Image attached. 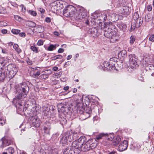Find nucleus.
<instances>
[{
    "label": "nucleus",
    "mask_w": 154,
    "mask_h": 154,
    "mask_svg": "<svg viewBox=\"0 0 154 154\" xmlns=\"http://www.w3.org/2000/svg\"><path fill=\"white\" fill-rule=\"evenodd\" d=\"M87 16V11L83 8H80L79 11L75 13L73 18L77 21H80L84 18Z\"/></svg>",
    "instance_id": "6"
},
{
    "label": "nucleus",
    "mask_w": 154,
    "mask_h": 154,
    "mask_svg": "<svg viewBox=\"0 0 154 154\" xmlns=\"http://www.w3.org/2000/svg\"><path fill=\"white\" fill-rule=\"evenodd\" d=\"M144 76V75L143 74L142 75V74H141L140 77L139 78V80L142 82H144L145 80Z\"/></svg>",
    "instance_id": "48"
},
{
    "label": "nucleus",
    "mask_w": 154,
    "mask_h": 154,
    "mask_svg": "<svg viewBox=\"0 0 154 154\" xmlns=\"http://www.w3.org/2000/svg\"><path fill=\"white\" fill-rule=\"evenodd\" d=\"M150 66L152 69V72L151 74V76L154 77V66H151L150 65L148 66V67Z\"/></svg>",
    "instance_id": "47"
},
{
    "label": "nucleus",
    "mask_w": 154,
    "mask_h": 154,
    "mask_svg": "<svg viewBox=\"0 0 154 154\" xmlns=\"http://www.w3.org/2000/svg\"><path fill=\"white\" fill-rule=\"evenodd\" d=\"M13 48L18 53H19L21 52V50L19 48V46L17 44H15L14 45Z\"/></svg>",
    "instance_id": "28"
},
{
    "label": "nucleus",
    "mask_w": 154,
    "mask_h": 154,
    "mask_svg": "<svg viewBox=\"0 0 154 154\" xmlns=\"http://www.w3.org/2000/svg\"><path fill=\"white\" fill-rule=\"evenodd\" d=\"M103 66L104 67L106 68L107 69H108L109 70H111L110 69V66L109 64V63L107 61H105L103 63Z\"/></svg>",
    "instance_id": "30"
},
{
    "label": "nucleus",
    "mask_w": 154,
    "mask_h": 154,
    "mask_svg": "<svg viewBox=\"0 0 154 154\" xmlns=\"http://www.w3.org/2000/svg\"><path fill=\"white\" fill-rule=\"evenodd\" d=\"M51 20L50 18L47 17L45 18V21L47 23H49L51 22Z\"/></svg>",
    "instance_id": "61"
},
{
    "label": "nucleus",
    "mask_w": 154,
    "mask_h": 154,
    "mask_svg": "<svg viewBox=\"0 0 154 154\" xmlns=\"http://www.w3.org/2000/svg\"><path fill=\"white\" fill-rule=\"evenodd\" d=\"M57 7L55 5V6H52V8H51L52 9H54V10H55L54 11H55V10L57 11Z\"/></svg>",
    "instance_id": "64"
},
{
    "label": "nucleus",
    "mask_w": 154,
    "mask_h": 154,
    "mask_svg": "<svg viewBox=\"0 0 154 154\" xmlns=\"http://www.w3.org/2000/svg\"><path fill=\"white\" fill-rule=\"evenodd\" d=\"M67 10L69 14H70V17H73L76 10L75 7L71 5L67 6Z\"/></svg>",
    "instance_id": "11"
},
{
    "label": "nucleus",
    "mask_w": 154,
    "mask_h": 154,
    "mask_svg": "<svg viewBox=\"0 0 154 154\" xmlns=\"http://www.w3.org/2000/svg\"><path fill=\"white\" fill-rule=\"evenodd\" d=\"M143 23V19H142L141 18H140L139 20L138 19L134 23H135V26L136 28L139 27Z\"/></svg>",
    "instance_id": "18"
},
{
    "label": "nucleus",
    "mask_w": 154,
    "mask_h": 154,
    "mask_svg": "<svg viewBox=\"0 0 154 154\" xmlns=\"http://www.w3.org/2000/svg\"><path fill=\"white\" fill-rule=\"evenodd\" d=\"M95 141V139H91L82 143L76 141L79 144V147L77 148V149H79L80 152L81 151H87L93 149L96 146L95 144L94 143Z\"/></svg>",
    "instance_id": "4"
},
{
    "label": "nucleus",
    "mask_w": 154,
    "mask_h": 154,
    "mask_svg": "<svg viewBox=\"0 0 154 154\" xmlns=\"http://www.w3.org/2000/svg\"><path fill=\"white\" fill-rule=\"evenodd\" d=\"M5 119H3V120L1 118V125H3L5 123Z\"/></svg>",
    "instance_id": "54"
},
{
    "label": "nucleus",
    "mask_w": 154,
    "mask_h": 154,
    "mask_svg": "<svg viewBox=\"0 0 154 154\" xmlns=\"http://www.w3.org/2000/svg\"><path fill=\"white\" fill-rule=\"evenodd\" d=\"M129 62V66L132 69H136L139 66L137 63V58L134 54H131L128 56Z\"/></svg>",
    "instance_id": "7"
},
{
    "label": "nucleus",
    "mask_w": 154,
    "mask_h": 154,
    "mask_svg": "<svg viewBox=\"0 0 154 154\" xmlns=\"http://www.w3.org/2000/svg\"><path fill=\"white\" fill-rule=\"evenodd\" d=\"M29 13L32 15L35 16L37 15L36 12L34 11H31L29 10Z\"/></svg>",
    "instance_id": "43"
},
{
    "label": "nucleus",
    "mask_w": 154,
    "mask_h": 154,
    "mask_svg": "<svg viewBox=\"0 0 154 154\" xmlns=\"http://www.w3.org/2000/svg\"><path fill=\"white\" fill-rule=\"evenodd\" d=\"M135 147L134 146L132 145H131L130 146V149L132 150H134L135 149Z\"/></svg>",
    "instance_id": "62"
},
{
    "label": "nucleus",
    "mask_w": 154,
    "mask_h": 154,
    "mask_svg": "<svg viewBox=\"0 0 154 154\" xmlns=\"http://www.w3.org/2000/svg\"><path fill=\"white\" fill-rule=\"evenodd\" d=\"M37 44L38 46L42 45H43V42L42 40H40L38 41Z\"/></svg>",
    "instance_id": "50"
},
{
    "label": "nucleus",
    "mask_w": 154,
    "mask_h": 154,
    "mask_svg": "<svg viewBox=\"0 0 154 154\" xmlns=\"http://www.w3.org/2000/svg\"><path fill=\"white\" fill-rule=\"evenodd\" d=\"M6 13L7 11L6 9L2 7V9H1V14H5Z\"/></svg>",
    "instance_id": "45"
},
{
    "label": "nucleus",
    "mask_w": 154,
    "mask_h": 154,
    "mask_svg": "<svg viewBox=\"0 0 154 154\" xmlns=\"http://www.w3.org/2000/svg\"><path fill=\"white\" fill-rule=\"evenodd\" d=\"M105 134L100 133L96 136V139L97 140H99L103 137H105Z\"/></svg>",
    "instance_id": "32"
},
{
    "label": "nucleus",
    "mask_w": 154,
    "mask_h": 154,
    "mask_svg": "<svg viewBox=\"0 0 154 154\" xmlns=\"http://www.w3.org/2000/svg\"><path fill=\"white\" fill-rule=\"evenodd\" d=\"M12 142L10 140L7 139H4L2 140V146L3 147H4L6 146H8L10 145Z\"/></svg>",
    "instance_id": "19"
},
{
    "label": "nucleus",
    "mask_w": 154,
    "mask_h": 154,
    "mask_svg": "<svg viewBox=\"0 0 154 154\" xmlns=\"http://www.w3.org/2000/svg\"><path fill=\"white\" fill-rule=\"evenodd\" d=\"M2 53L3 54H7L8 53V51L6 49H2Z\"/></svg>",
    "instance_id": "52"
},
{
    "label": "nucleus",
    "mask_w": 154,
    "mask_h": 154,
    "mask_svg": "<svg viewBox=\"0 0 154 154\" xmlns=\"http://www.w3.org/2000/svg\"><path fill=\"white\" fill-rule=\"evenodd\" d=\"M128 145V142L125 140L123 141L119 144V150L120 151H123L126 150Z\"/></svg>",
    "instance_id": "10"
},
{
    "label": "nucleus",
    "mask_w": 154,
    "mask_h": 154,
    "mask_svg": "<svg viewBox=\"0 0 154 154\" xmlns=\"http://www.w3.org/2000/svg\"><path fill=\"white\" fill-rule=\"evenodd\" d=\"M135 37L134 36L132 35L131 36L130 39V43L131 45H132L134 44V41L135 40Z\"/></svg>",
    "instance_id": "35"
},
{
    "label": "nucleus",
    "mask_w": 154,
    "mask_h": 154,
    "mask_svg": "<svg viewBox=\"0 0 154 154\" xmlns=\"http://www.w3.org/2000/svg\"><path fill=\"white\" fill-rule=\"evenodd\" d=\"M41 77L44 79H46L48 78V75L47 74H43L41 75Z\"/></svg>",
    "instance_id": "53"
},
{
    "label": "nucleus",
    "mask_w": 154,
    "mask_h": 154,
    "mask_svg": "<svg viewBox=\"0 0 154 154\" xmlns=\"http://www.w3.org/2000/svg\"><path fill=\"white\" fill-rule=\"evenodd\" d=\"M30 49L32 51L36 53H37L38 51V48L35 46H31Z\"/></svg>",
    "instance_id": "37"
},
{
    "label": "nucleus",
    "mask_w": 154,
    "mask_h": 154,
    "mask_svg": "<svg viewBox=\"0 0 154 154\" xmlns=\"http://www.w3.org/2000/svg\"><path fill=\"white\" fill-rule=\"evenodd\" d=\"M6 151L8 154H13L14 152V148L11 147H9Z\"/></svg>",
    "instance_id": "25"
},
{
    "label": "nucleus",
    "mask_w": 154,
    "mask_h": 154,
    "mask_svg": "<svg viewBox=\"0 0 154 154\" xmlns=\"http://www.w3.org/2000/svg\"><path fill=\"white\" fill-rule=\"evenodd\" d=\"M118 59L115 57L110 58L108 62L109 63L111 70L116 69L115 65L117 63Z\"/></svg>",
    "instance_id": "9"
},
{
    "label": "nucleus",
    "mask_w": 154,
    "mask_h": 154,
    "mask_svg": "<svg viewBox=\"0 0 154 154\" xmlns=\"http://www.w3.org/2000/svg\"><path fill=\"white\" fill-rule=\"evenodd\" d=\"M104 35L106 37L110 39V41L112 43L117 41L119 38L117 30L116 29H112L109 27L107 29L105 28Z\"/></svg>",
    "instance_id": "2"
},
{
    "label": "nucleus",
    "mask_w": 154,
    "mask_h": 154,
    "mask_svg": "<svg viewBox=\"0 0 154 154\" xmlns=\"http://www.w3.org/2000/svg\"><path fill=\"white\" fill-rule=\"evenodd\" d=\"M122 12L123 14L126 15L129 14V8L128 7H123L122 8Z\"/></svg>",
    "instance_id": "21"
},
{
    "label": "nucleus",
    "mask_w": 154,
    "mask_h": 154,
    "mask_svg": "<svg viewBox=\"0 0 154 154\" xmlns=\"http://www.w3.org/2000/svg\"><path fill=\"white\" fill-rule=\"evenodd\" d=\"M50 129L51 128L50 127H44V130L45 132L47 134H49Z\"/></svg>",
    "instance_id": "40"
},
{
    "label": "nucleus",
    "mask_w": 154,
    "mask_h": 154,
    "mask_svg": "<svg viewBox=\"0 0 154 154\" xmlns=\"http://www.w3.org/2000/svg\"><path fill=\"white\" fill-rule=\"evenodd\" d=\"M152 17L150 14H148L145 15V20L146 22H148L152 20Z\"/></svg>",
    "instance_id": "26"
},
{
    "label": "nucleus",
    "mask_w": 154,
    "mask_h": 154,
    "mask_svg": "<svg viewBox=\"0 0 154 154\" xmlns=\"http://www.w3.org/2000/svg\"><path fill=\"white\" fill-rule=\"evenodd\" d=\"M38 10L41 14H43L45 12V10L42 8H38Z\"/></svg>",
    "instance_id": "56"
},
{
    "label": "nucleus",
    "mask_w": 154,
    "mask_h": 154,
    "mask_svg": "<svg viewBox=\"0 0 154 154\" xmlns=\"http://www.w3.org/2000/svg\"><path fill=\"white\" fill-rule=\"evenodd\" d=\"M70 132L67 131L63 135L60 139V142L63 144H66L68 141L71 142L70 140Z\"/></svg>",
    "instance_id": "8"
},
{
    "label": "nucleus",
    "mask_w": 154,
    "mask_h": 154,
    "mask_svg": "<svg viewBox=\"0 0 154 154\" xmlns=\"http://www.w3.org/2000/svg\"><path fill=\"white\" fill-rule=\"evenodd\" d=\"M34 30H36L35 32L37 33H40L44 31V27L42 26L38 25L35 27Z\"/></svg>",
    "instance_id": "16"
},
{
    "label": "nucleus",
    "mask_w": 154,
    "mask_h": 154,
    "mask_svg": "<svg viewBox=\"0 0 154 154\" xmlns=\"http://www.w3.org/2000/svg\"><path fill=\"white\" fill-rule=\"evenodd\" d=\"M7 32V30L6 29H3L1 30L2 33L3 34H6Z\"/></svg>",
    "instance_id": "58"
},
{
    "label": "nucleus",
    "mask_w": 154,
    "mask_h": 154,
    "mask_svg": "<svg viewBox=\"0 0 154 154\" xmlns=\"http://www.w3.org/2000/svg\"><path fill=\"white\" fill-rule=\"evenodd\" d=\"M102 16L103 17V20L106 21L107 19V16L106 14H102Z\"/></svg>",
    "instance_id": "57"
},
{
    "label": "nucleus",
    "mask_w": 154,
    "mask_h": 154,
    "mask_svg": "<svg viewBox=\"0 0 154 154\" xmlns=\"http://www.w3.org/2000/svg\"><path fill=\"white\" fill-rule=\"evenodd\" d=\"M27 25L31 27H35L36 26V24L32 21H28L27 22Z\"/></svg>",
    "instance_id": "27"
},
{
    "label": "nucleus",
    "mask_w": 154,
    "mask_h": 154,
    "mask_svg": "<svg viewBox=\"0 0 154 154\" xmlns=\"http://www.w3.org/2000/svg\"><path fill=\"white\" fill-rule=\"evenodd\" d=\"M121 140V138L120 136H118L116 137V139H114L112 142V145L116 146Z\"/></svg>",
    "instance_id": "20"
},
{
    "label": "nucleus",
    "mask_w": 154,
    "mask_h": 154,
    "mask_svg": "<svg viewBox=\"0 0 154 154\" xmlns=\"http://www.w3.org/2000/svg\"><path fill=\"white\" fill-rule=\"evenodd\" d=\"M14 18L15 20L18 21H20L21 20V17L17 15H14Z\"/></svg>",
    "instance_id": "46"
},
{
    "label": "nucleus",
    "mask_w": 154,
    "mask_h": 154,
    "mask_svg": "<svg viewBox=\"0 0 154 154\" xmlns=\"http://www.w3.org/2000/svg\"><path fill=\"white\" fill-rule=\"evenodd\" d=\"M119 28L122 29L123 32H125L126 30L127 26L126 24L123 23H121L119 25Z\"/></svg>",
    "instance_id": "22"
},
{
    "label": "nucleus",
    "mask_w": 154,
    "mask_h": 154,
    "mask_svg": "<svg viewBox=\"0 0 154 154\" xmlns=\"http://www.w3.org/2000/svg\"><path fill=\"white\" fill-rule=\"evenodd\" d=\"M63 15L64 16L67 17H70V14H69L68 11L67 10V7L65 8L63 11Z\"/></svg>",
    "instance_id": "31"
},
{
    "label": "nucleus",
    "mask_w": 154,
    "mask_h": 154,
    "mask_svg": "<svg viewBox=\"0 0 154 154\" xmlns=\"http://www.w3.org/2000/svg\"><path fill=\"white\" fill-rule=\"evenodd\" d=\"M7 23L3 21H1V27H4L7 26Z\"/></svg>",
    "instance_id": "51"
},
{
    "label": "nucleus",
    "mask_w": 154,
    "mask_h": 154,
    "mask_svg": "<svg viewBox=\"0 0 154 154\" xmlns=\"http://www.w3.org/2000/svg\"><path fill=\"white\" fill-rule=\"evenodd\" d=\"M38 67L33 68L32 70V72H33V74L32 75V76L35 78H36L40 74V68H38L39 69H38Z\"/></svg>",
    "instance_id": "13"
},
{
    "label": "nucleus",
    "mask_w": 154,
    "mask_h": 154,
    "mask_svg": "<svg viewBox=\"0 0 154 154\" xmlns=\"http://www.w3.org/2000/svg\"><path fill=\"white\" fill-rule=\"evenodd\" d=\"M89 32L93 37L97 36L99 34L97 28L96 27H93L89 29Z\"/></svg>",
    "instance_id": "14"
},
{
    "label": "nucleus",
    "mask_w": 154,
    "mask_h": 154,
    "mask_svg": "<svg viewBox=\"0 0 154 154\" xmlns=\"http://www.w3.org/2000/svg\"><path fill=\"white\" fill-rule=\"evenodd\" d=\"M79 136V134L76 132H71L70 133V140L72 141L73 140H75Z\"/></svg>",
    "instance_id": "15"
},
{
    "label": "nucleus",
    "mask_w": 154,
    "mask_h": 154,
    "mask_svg": "<svg viewBox=\"0 0 154 154\" xmlns=\"http://www.w3.org/2000/svg\"><path fill=\"white\" fill-rule=\"evenodd\" d=\"M25 33L24 32L20 33L19 34V35L22 37H24L25 36Z\"/></svg>",
    "instance_id": "60"
},
{
    "label": "nucleus",
    "mask_w": 154,
    "mask_h": 154,
    "mask_svg": "<svg viewBox=\"0 0 154 154\" xmlns=\"http://www.w3.org/2000/svg\"><path fill=\"white\" fill-rule=\"evenodd\" d=\"M85 112L86 113L88 114V115L91 113V108L89 107H87L86 109H85Z\"/></svg>",
    "instance_id": "38"
},
{
    "label": "nucleus",
    "mask_w": 154,
    "mask_h": 154,
    "mask_svg": "<svg viewBox=\"0 0 154 154\" xmlns=\"http://www.w3.org/2000/svg\"><path fill=\"white\" fill-rule=\"evenodd\" d=\"M86 140V138L85 136H81L78 139V140H75L74 141L79 142V143H82L83 142H85Z\"/></svg>",
    "instance_id": "23"
},
{
    "label": "nucleus",
    "mask_w": 154,
    "mask_h": 154,
    "mask_svg": "<svg viewBox=\"0 0 154 154\" xmlns=\"http://www.w3.org/2000/svg\"><path fill=\"white\" fill-rule=\"evenodd\" d=\"M44 109H45L44 111H45V113H46L47 112V113L49 111V109L48 107H45L44 108Z\"/></svg>",
    "instance_id": "63"
},
{
    "label": "nucleus",
    "mask_w": 154,
    "mask_h": 154,
    "mask_svg": "<svg viewBox=\"0 0 154 154\" xmlns=\"http://www.w3.org/2000/svg\"><path fill=\"white\" fill-rule=\"evenodd\" d=\"M5 63L4 62L1 63V77H2V80H1V82L3 81L5 79L6 75L7 74V71L8 70V68H10L9 71L10 74L12 73L13 72H14V75L16 73L17 69L14 65L13 66L12 64H9L7 68V66Z\"/></svg>",
    "instance_id": "3"
},
{
    "label": "nucleus",
    "mask_w": 154,
    "mask_h": 154,
    "mask_svg": "<svg viewBox=\"0 0 154 154\" xmlns=\"http://www.w3.org/2000/svg\"><path fill=\"white\" fill-rule=\"evenodd\" d=\"M135 28H136L135 26V23L133 24V23H132L131 25V27L129 31L130 32H131L132 31L134 30Z\"/></svg>",
    "instance_id": "44"
},
{
    "label": "nucleus",
    "mask_w": 154,
    "mask_h": 154,
    "mask_svg": "<svg viewBox=\"0 0 154 154\" xmlns=\"http://www.w3.org/2000/svg\"><path fill=\"white\" fill-rule=\"evenodd\" d=\"M78 143L74 141L72 144V146H69L66 148L63 154H79L80 153Z\"/></svg>",
    "instance_id": "5"
},
{
    "label": "nucleus",
    "mask_w": 154,
    "mask_h": 154,
    "mask_svg": "<svg viewBox=\"0 0 154 154\" xmlns=\"http://www.w3.org/2000/svg\"><path fill=\"white\" fill-rule=\"evenodd\" d=\"M35 106L33 107H32L31 110L32 111H33L34 112H37V109L36 107V106L35 105Z\"/></svg>",
    "instance_id": "49"
},
{
    "label": "nucleus",
    "mask_w": 154,
    "mask_h": 154,
    "mask_svg": "<svg viewBox=\"0 0 154 154\" xmlns=\"http://www.w3.org/2000/svg\"><path fill=\"white\" fill-rule=\"evenodd\" d=\"M63 57L61 55H58L54 57H52L51 58L52 60H54L58 59H61Z\"/></svg>",
    "instance_id": "34"
},
{
    "label": "nucleus",
    "mask_w": 154,
    "mask_h": 154,
    "mask_svg": "<svg viewBox=\"0 0 154 154\" xmlns=\"http://www.w3.org/2000/svg\"><path fill=\"white\" fill-rule=\"evenodd\" d=\"M56 47L53 45H51L48 48V50L49 51H53L54 48H55Z\"/></svg>",
    "instance_id": "42"
},
{
    "label": "nucleus",
    "mask_w": 154,
    "mask_h": 154,
    "mask_svg": "<svg viewBox=\"0 0 154 154\" xmlns=\"http://www.w3.org/2000/svg\"><path fill=\"white\" fill-rule=\"evenodd\" d=\"M59 120L62 125L65 124L67 122L66 120L64 118H61Z\"/></svg>",
    "instance_id": "36"
},
{
    "label": "nucleus",
    "mask_w": 154,
    "mask_h": 154,
    "mask_svg": "<svg viewBox=\"0 0 154 154\" xmlns=\"http://www.w3.org/2000/svg\"><path fill=\"white\" fill-rule=\"evenodd\" d=\"M20 31L18 29H12L11 30V32L14 34H17L19 33Z\"/></svg>",
    "instance_id": "41"
},
{
    "label": "nucleus",
    "mask_w": 154,
    "mask_h": 154,
    "mask_svg": "<svg viewBox=\"0 0 154 154\" xmlns=\"http://www.w3.org/2000/svg\"><path fill=\"white\" fill-rule=\"evenodd\" d=\"M147 8L148 11H151L152 9V7L151 5H148L147 7Z\"/></svg>",
    "instance_id": "55"
},
{
    "label": "nucleus",
    "mask_w": 154,
    "mask_h": 154,
    "mask_svg": "<svg viewBox=\"0 0 154 154\" xmlns=\"http://www.w3.org/2000/svg\"><path fill=\"white\" fill-rule=\"evenodd\" d=\"M16 99L18 100H22L25 98L28 94L29 88L25 82L20 83L16 86Z\"/></svg>",
    "instance_id": "1"
},
{
    "label": "nucleus",
    "mask_w": 154,
    "mask_h": 154,
    "mask_svg": "<svg viewBox=\"0 0 154 154\" xmlns=\"http://www.w3.org/2000/svg\"><path fill=\"white\" fill-rule=\"evenodd\" d=\"M149 40L152 42H153L154 41V34H151L149 35Z\"/></svg>",
    "instance_id": "39"
},
{
    "label": "nucleus",
    "mask_w": 154,
    "mask_h": 154,
    "mask_svg": "<svg viewBox=\"0 0 154 154\" xmlns=\"http://www.w3.org/2000/svg\"><path fill=\"white\" fill-rule=\"evenodd\" d=\"M133 17L135 22L139 18H140L139 17V16L138 12H136L134 13Z\"/></svg>",
    "instance_id": "29"
},
{
    "label": "nucleus",
    "mask_w": 154,
    "mask_h": 154,
    "mask_svg": "<svg viewBox=\"0 0 154 154\" xmlns=\"http://www.w3.org/2000/svg\"><path fill=\"white\" fill-rule=\"evenodd\" d=\"M84 110L85 109L82 106L79 107H77V112L81 114V116L82 117L83 116V115L82 114L84 112Z\"/></svg>",
    "instance_id": "24"
},
{
    "label": "nucleus",
    "mask_w": 154,
    "mask_h": 154,
    "mask_svg": "<svg viewBox=\"0 0 154 154\" xmlns=\"http://www.w3.org/2000/svg\"><path fill=\"white\" fill-rule=\"evenodd\" d=\"M114 136L113 133H110L109 134H105V138L109 141H111L114 138Z\"/></svg>",
    "instance_id": "17"
},
{
    "label": "nucleus",
    "mask_w": 154,
    "mask_h": 154,
    "mask_svg": "<svg viewBox=\"0 0 154 154\" xmlns=\"http://www.w3.org/2000/svg\"><path fill=\"white\" fill-rule=\"evenodd\" d=\"M64 50L63 49L60 48L58 49V53H62L64 52Z\"/></svg>",
    "instance_id": "59"
},
{
    "label": "nucleus",
    "mask_w": 154,
    "mask_h": 154,
    "mask_svg": "<svg viewBox=\"0 0 154 154\" xmlns=\"http://www.w3.org/2000/svg\"><path fill=\"white\" fill-rule=\"evenodd\" d=\"M119 55H121L123 57H125L127 56V51L125 50H123L119 53Z\"/></svg>",
    "instance_id": "33"
},
{
    "label": "nucleus",
    "mask_w": 154,
    "mask_h": 154,
    "mask_svg": "<svg viewBox=\"0 0 154 154\" xmlns=\"http://www.w3.org/2000/svg\"><path fill=\"white\" fill-rule=\"evenodd\" d=\"M32 124L36 127H38L40 125V120L37 116H34L32 118Z\"/></svg>",
    "instance_id": "12"
}]
</instances>
